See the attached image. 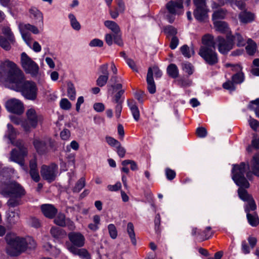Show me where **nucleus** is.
Returning <instances> with one entry per match:
<instances>
[{"label": "nucleus", "mask_w": 259, "mask_h": 259, "mask_svg": "<svg viewBox=\"0 0 259 259\" xmlns=\"http://www.w3.org/2000/svg\"><path fill=\"white\" fill-rule=\"evenodd\" d=\"M246 171L245 174H246V177L249 180H251V177H252V174L254 175L257 177H259V153H257L255 154L253 157L251 161V168L252 171H248L247 170L249 169V164H246Z\"/></svg>", "instance_id": "nucleus-15"}, {"label": "nucleus", "mask_w": 259, "mask_h": 259, "mask_svg": "<svg viewBox=\"0 0 259 259\" xmlns=\"http://www.w3.org/2000/svg\"><path fill=\"white\" fill-rule=\"evenodd\" d=\"M25 251L27 249L32 250L36 248V244L34 239L31 237L24 238Z\"/></svg>", "instance_id": "nucleus-28"}, {"label": "nucleus", "mask_w": 259, "mask_h": 259, "mask_svg": "<svg viewBox=\"0 0 259 259\" xmlns=\"http://www.w3.org/2000/svg\"><path fill=\"white\" fill-rule=\"evenodd\" d=\"M85 180L83 177L81 178L75 184V186L73 188V192L78 193L85 186Z\"/></svg>", "instance_id": "nucleus-40"}, {"label": "nucleus", "mask_w": 259, "mask_h": 259, "mask_svg": "<svg viewBox=\"0 0 259 259\" xmlns=\"http://www.w3.org/2000/svg\"><path fill=\"white\" fill-rule=\"evenodd\" d=\"M104 25L113 33V34L107 33L105 35V40L107 45L110 46L114 41L119 46H122L123 42L121 38V33L119 25L114 21L110 20L105 21Z\"/></svg>", "instance_id": "nucleus-5"}, {"label": "nucleus", "mask_w": 259, "mask_h": 259, "mask_svg": "<svg viewBox=\"0 0 259 259\" xmlns=\"http://www.w3.org/2000/svg\"><path fill=\"white\" fill-rule=\"evenodd\" d=\"M230 37L232 39V41L237 42V46L238 47L243 46L245 45V41L243 37L239 33H235L234 35L230 34Z\"/></svg>", "instance_id": "nucleus-33"}, {"label": "nucleus", "mask_w": 259, "mask_h": 259, "mask_svg": "<svg viewBox=\"0 0 259 259\" xmlns=\"http://www.w3.org/2000/svg\"><path fill=\"white\" fill-rule=\"evenodd\" d=\"M40 174L44 180L51 183L57 177L58 166L55 163H52L50 165H43L41 167Z\"/></svg>", "instance_id": "nucleus-10"}, {"label": "nucleus", "mask_w": 259, "mask_h": 259, "mask_svg": "<svg viewBox=\"0 0 259 259\" xmlns=\"http://www.w3.org/2000/svg\"><path fill=\"white\" fill-rule=\"evenodd\" d=\"M68 17L70 19L71 25L72 27V28L76 30H80L81 28L80 25L76 20L75 16L72 14H70Z\"/></svg>", "instance_id": "nucleus-41"}, {"label": "nucleus", "mask_w": 259, "mask_h": 259, "mask_svg": "<svg viewBox=\"0 0 259 259\" xmlns=\"http://www.w3.org/2000/svg\"><path fill=\"white\" fill-rule=\"evenodd\" d=\"M50 233L52 236L56 239L61 238L64 235V232L63 230L56 227H52L50 230Z\"/></svg>", "instance_id": "nucleus-32"}, {"label": "nucleus", "mask_w": 259, "mask_h": 259, "mask_svg": "<svg viewBox=\"0 0 259 259\" xmlns=\"http://www.w3.org/2000/svg\"><path fill=\"white\" fill-rule=\"evenodd\" d=\"M10 44H12L7 39H6L4 36H0V46L6 51H9L11 49Z\"/></svg>", "instance_id": "nucleus-45"}, {"label": "nucleus", "mask_w": 259, "mask_h": 259, "mask_svg": "<svg viewBox=\"0 0 259 259\" xmlns=\"http://www.w3.org/2000/svg\"><path fill=\"white\" fill-rule=\"evenodd\" d=\"M146 81L147 89L150 94H154L156 92V85L153 77V71L151 67H149L147 74Z\"/></svg>", "instance_id": "nucleus-19"}, {"label": "nucleus", "mask_w": 259, "mask_h": 259, "mask_svg": "<svg viewBox=\"0 0 259 259\" xmlns=\"http://www.w3.org/2000/svg\"><path fill=\"white\" fill-rule=\"evenodd\" d=\"M29 174L32 179L35 182H38L40 180V177L38 169L30 170Z\"/></svg>", "instance_id": "nucleus-55"}, {"label": "nucleus", "mask_w": 259, "mask_h": 259, "mask_svg": "<svg viewBox=\"0 0 259 259\" xmlns=\"http://www.w3.org/2000/svg\"><path fill=\"white\" fill-rule=\"evenodd\" d=\"M60 106L62 109L69 110L71 107V104L68 99L64 98L60 101Z\"/></svg>", "instance_id": "nucleus-51"}, {"label": "nucleus", "mask_w": 259, "mask_h": 259, "mask_svg": "<svg viewBox=\"0 0 259 259\" xmlns=\"http://www.w3.org/2000/svg\"><path fill=\"white\" fill-rule=\"evenodd\" d=\"M164 31L167 34L172 36H176L177 33V30L171 25H167L164 28Z\"/></svg>", "instance_id": "nucleus-49"}, {"label": "nucleus", "mask_w": 259, "mask_h": 259, "mask_svg": "<svg viewBox=\"0 0 259 259\" xmlns=\"http://www.w3.org/2000/svg\"><path fill=\"white\" fill-rule=\"evenodd\" d=\"M2 32L3 34L7 37L10 42L13 44L15 42L14 36L9 27H4L2 28Z\"/></svg>", "instance_id": "nucleus-38"}, {"label": "nucleus", "mask_w": 259, "mask_h": 259, "mask_svg": "<svg viewBox=\"0 0 259 259\" xmlns=\"http://www.w3.org/2000/svg\"><path fill=\"white\" fill-rule=\"evenodd\" d=\"M14 146L17 147L19 149L18 152L22 153V155L27 156L28 154L27 148L25 143L20 140L16 141L12 143Z\"/></svg>", "instance_id": "nucleus-27"}, {"label": "nucleus", "mask_w": 259, "mask_h": 259, "mask_svg": "<svg viewBox=\"0 0 259 259\" xmlns=\"http://www.w3.org/2000/svg\"><path fill=\"white\" fill-rule=\"evenodd\" d=\"M68 238L71 242L66 243V247L68 249V246H74L76 247H83L85 244V237L79 232H72L68 235Z\"/></svg>", "instance_id": "nucleus-13"}, {"label": "nucleus", "mask_w": 259, "mask_h": 259, "mask_svg": "<svg viewBox=\"0 0 259 259\" xmlns=\"http://www.w3.org/2000/svg\"><path fill=\"white\" fill-rule=\"evenodd\" d=\"M238 18L241 23L247 24L252 22L254 20L255 16L253 13L246 10L239 14Z\"/></svg>", "instance_id": "nucleus-20"}, {"label": "nucleus", "mask_w": 259, "mask_h": 259, "mask_svg": "<svg viewBox=\"0 0 259 259\" xmlns=\"http://www.w3.org/2000/svg\"><path fill=\"white\" fill-rule=\"evenodd\" d=\"M196 135L200 138H204L207 135V131L204 127H198L196 131Z\"/></svg>", "instance_id": "nucleus-59"}, {"label": "nucleus", "mask_w": 259, "mask_h": 259, "mask_svg": "<svg viewBox=\"0 0 259 259\" xmlns=\"http://www.w3.org/2000/svg\"><path fill=\"white\" fill-rule=\"evenodd\" d=\"M247 218L248 223L252 226L255 227L259 223V219L257 216L253 215L249 213H247Z\"/></svg>", "instance_id": "nucleus-42"}, {"label": "nucleus", "mask_w": 259, "mask_h": 259, "mask_svg": "<svg viewBox=\"0 0 259 259\" xmlns=\"http://www.w3.org/2000/svg\"><path fill=\"white\" fill-rule=\"evenodd\" d=\"M67 95L71 100H75L76 92L73 84L71 83L68 84Z\"/></svg>", "instance_id": "nucleus-43"}, {"label": "nucleus", "mask_w": 259, "mask_h": 259, "mask_svg": "<svg viewBox=\"0 0 259 259\" xmlns=\"http://www.w3.org/2000/svg\"><path fill=\"white\" fill-rule=\"evenodd\" d=\"M244 80V75L242 72H238L232 76V80L235 83H240Z\"/></svg>", "instance_id": "nucleus-48"}, {"label": "nucleus", "mask_w": 259, "mask_h": 259, "mask_svg": "<svg viewBox=\"0 0 259 259\" xmlns=\"http://www.w3.org/2000/svg\"><path fill=\"white\" fill-rule=\"evenodd\" d=\"M179 42V40L178 38L176 36H174L171 39L169 47L172 50L175 49L177 47Z\"/></svg>", "instance_id": "nucleus-62"}, {"label": "nucleus", "mask_w": 259, "mask_h": 259, "mask_svg": "<svg viewBox=\"0 0 259 259\" xmlns=\"http://www.w3.org/2000/svg\"><path fill=\"white\" fill-rule=\"evenodd\" d=\"M89 45L92 47H102L103 46V41L100 39L95 38L90 41Z\"/></svg>", "instance_id": "nucleus-57"}, {"label": "nucleus", "mask_w": 259, "mask_h": 259, "mask_svg": "<svg viewBox=\"0 0 259 259\" xmlns=\"http://www.w3.org/2000/svg\"><path fill=\"white\" fill-rule=\"evenodd\" d=\"M213 25L215 30L221 33L228 34L230 35V28L228 24L225 21H215L213 22Z\"/></svg>", "instance_id": "nucleus-22"}, {"label": "nucleus", "mask_w": 259, "mask_h": 259, "mask_svg": "<svg viewBox=\"0 0 259 259\" xmlns=\"http://www.w3.org/2000/svg\"><path fill=\"white\" fill-rule=\"evenodd\" d=\"M99 70L101 73V75H107L109 76V73L108 71V64H105L101 65L99 68Z\"/></svg>", "instance_id": "nucleus-56"}, {"label": "nucleus", "mask_w": 259, "mask_h": 259, "mask_svg": "<svg viewBox=\"0 0 259 259\" xmlns=\"http://www.w3.org/2000/svg\"><path fill=\"white\" fill-rule=\"evenodd\" d=\"M5 106L7 109L12 113L21 114L24 111L23 103L16 99H11L7 101Z\"/></svg>", "instance_id": "nucleus-14"}, {"label": "nucleus", "mask_w": 259, "mask_h": 259, "mask_svg": "<svg viewBox=\"0 0 259 259\" xmlns=\"http://www.w3.org/2000/svg\"><path fill=\"white\" fill-rule=\"evenodd\" d=\"M246 202L247 204L245 206V210L247 213H249L250 210L253 211L256 209V205L253 198Z\"/></svg>", "instance_id": "nucleus-46"}, {"label": "nucleus", "mask_w": 259, "mask_h": 259, "mask_svg": "<svg viewBox=\"0 0 259 259\" xmlns=\"http://www.w3.org/2000/svg\"><path fill=\"white\" fill-rule=\"evenodd\" d=\"M167 72L168 75L173 78L178 77L179 70L177 66L174 64H170L167 68Z\"/></svg>", "instance_id": "nucleus-29"}, {"label": "nucleus", "mask_w": 259, "mask_h": 259, "mask_svg": "<svg viewBox=\"0 0 259 259\" xmlns=\"http://www.w3.org/2000/svg\"><path fill=\"white\" fill-rule=\"evenodd\" d=\"M215 41L218 43L219 51L223 54H227L234 46V42L232 41L230 35L228 34L226 36V39L221 36H218Z\"/></svg>", "instance_id": "nucleus-12"}, {"label": "nucleus", "mask_w": 259, "mask_h": 259, "mask_svg": "<svg viewBox=\"0 0 259 259\" xmlns=\"http://www.w3.org/2000/svg\"><path fill=\"white\" fill-rule=\"evenodd\" d=\"M108 229L110 236L112 239H115L117 236V231L114 225L109 224L108 226Z\"/></svg>", "instance_id": "nucleus-50"}, {"label": "nucleus", "mask_w": 259, "mask_h": 259, "mask_svg": "<svg viewBox=\"0 0 259 259\" xmlns=\"http://www.w3.org/2000/svg\"><path fill=\"white\" fill-rule=\"evenodd\" d=\"M246 165L244 162H241L240 164H234L232 170V179L235 184L239 186L238 189L239 197L244 201H247L252 198L245 189L248 188L250 184L244 175L246 171Z\"/></svg>", "instance_id": "nucleus-2"}, {"label": "nucleus", "mask_w": 259, "mask_h": 259, "mask_svg": "<svg viewBox=\"0 0 259 259\" xmlns=\"http://www.w3.org/2000/svg\"><path fill=\"white\" fill-rule=\"evenodd\" d=\"M256 44L251 39L247 40V45L246 47V50L248 54L253 55L256 51Z\"/></svg>", "instance_id": "nucleus-31"}, {"label": "nucleus", "mask_w": 259, "mask_h": 259, "mask_svg": "<svg viewBox=\"0 0 259 259\" xmlns=\"http://www.w3.org/2000/svg\"><path fill=\"white\" fill-rule=\"evenodd\" d=\"M21 63L26 73L30 74L32 76L37 75L39 71L38 65L24 52L21 54Z\"/></svg>", "instance_id": "nucleus-7"}, {"label": "nucleus", "mask_w": 259, "mask_h": 259, "mask_svg": "<svg viewBox=\"0 0 259 259\" xmlns=\"http://www.w3.org/2000/svg\"><path fill=\"white\" fill-rule=\"evenodd\" d=\"M26 119L22 122V126L26 132H29L31 128H35L39 123L43 120L41 115L38 114L35 109L31 108L26 111Z\"/></svg>", "instance_id": "nucleus-6"}, {"label": "nucleus", "mask_w": 259, "mask_h": 259, "mask_svg": "<svg viewBox=\"0 0 259 259\" xmlns=\"http://www.w3.org/2000/svg\"><path fill=\"white\" fill-rule=\"evenodd\" d=\"M106 141L107 143L111 146L116 145L117 146L120 144V143L117 140L111 137H106Z\"/></svg>", "instance_id": "nucleus-64"}, {"label": "nucleus", "mask_w": 259, "mask_h": 259, "mask_svg": "<svg viewBox=\"0 0 259 259\" xmlns=\"http://www.w3.org/2000/svg\"><path fill=\"white\" fill-rule=\"evenodd\" d=\"M41 210L44 215L50 219H53L57 212V209L53 205L50 204L41 205Z\"/></svg>", "instance_id": "nucleus-17"}, {"label": "nucleus", "mask_w": 259, "mask_h": 259, "mask_svg": "<svg viewBox=\"0 0 259 259\" xmlns=\"http://www.w3.org/2000/svg\"><path fill=\"white\" fill-rule=\"evenodd\" d=\"M0 78L6 86L20 91L27 99L35 100L37 98V88L35 82L26 81L22 71L14 62L5 61L1 66Z\"/></svg>", "instance_id": "nucleus-1"}, {"label": "nucleus", "mask_w": 259, "mask_h": 259, "mask_svg": "<svg viewBox=\"0 0 259 259\" xmlns=\"http://www.w3.org/2000/svg\"><path fill=\"white\" fill-rule=\"evenodd\" d=\"M249 124L253 131L259 132V121L258 120L250 117Z\"/></svg>", "instance_id": "nucleus-52"}, {"label": "nucleus", "mask_w": 259, "mask_h": 259, "mask_svg": "<svg viewBox=\"0 0 259 259\" xmlns=\"http://www.w3.org/2000/svg\"><path fill=\"white\" fill-rule=\"evenodd\" d=\"M182 55L186 58H189L195 52L193 48H190L187 45H184L180 48Z\"/></svg>", "instance_id": "nucleus-30"}, {"label": "nucleus", "mask_w": 259, "mask_h": 259, "mask_svg": "<svg viewBox=\"0 0 259 259\" xmlns=\"http://www.w3.org/2000/svg\"><path fill=\"white\" fill-rule=\"evenodd\" d=\"M165 174L167 179L169 180H173L176 177L175 171L168 168L165 169Z\"/></svg>", "instance_id": "nucleus-60"}, {"label": "nucleus", "mask_w": 259, "mask_h": 259, "mask_svg": "<svg viewBox=\"0 0 259 259\" xmlns=\"http://www.w3.org/2000/svg\"><path fill=\"white\" fill-rule=\"evenodd\" d=\"M226 4H229V2H227V0H217L216 2H212V8H218L224 6Z\"/></svg>", "instance_id": "nucleus-61"}, {"label": "nucleus", "mask_w": 259, "mask_h": 259, "mask_svg": "<svg viewBox=\"0 0 259 259\" xmlns=\"http://www.w3.org/2000/svg\"><path fill=\"white\" fill-rule=\"evenodd\" d=\"M5 239L8 245L6 248V251L10 256H18L22 252L25 251L23 238L10 233L6 235Z\"/></svg>", "instance_id": "nucleus-4"}, {"label": "nucleus", "mask_w": 259, "mask_h": 259, "mask_svg": "<svg viewBox=\"0 0 259 259\" xmlns=\"http://www.w3.org/2000/svg\"><path fill=\"white\" fill-rule=\"evenodd\" d=\"M182 68L189 75L193 73L192 66L190 63H186L182 64Z\"/></svg>", "instance_id": "nucleus-58"}, {"label": "nucleus", "mask_w": 259, "mask_h": 259, "mask_svg": "<svg viewBox=\"0 0 259 259\" xmlns=\"http://www.w3.org/2000/svg\"><path fill=\"white\" fill-rule=\"evenodd\" d=\"M29 224L32 227L36 228H39L40 226V223L39 222V221L34 217H31L30 218Z\"/></svg>", "instance_id": "nucleus-63"}, {"label": "nucleus", "mask_w": 259, "mask_h": 259, "mask_svg": "<svg viewBox=\"0 0 259 259\" xmlns=\"http://www.w3.org/2000/svg\"><path fill=\"white\" fill-rule=\"evenodd\" d=\"M227 13L228 12L226 9L222 8L214 11L212 16L213 22L218 21L219 19H223L225 18Z\"/></svg>", "instance_id": "nucleus-26"}, {"label": "nucleus", "mask_w": 259, "mask_h": 259, "mask_svg": "<svg viewBox=\"0 0 259 259\" xmlns=\"http://www.w3.org/2000/svg\"><path fill=\"white\" fill-rule=\"evenodd\" d=\"M1 193L4 197L10 198L7 202L9 207H15L22 204L21 199L26 194L24 188L15 181L2 185Z\"/></svg>", "instance_id": "nucleus-3"}, {"label": "nucleus", "mask_w": 259, "mask_h": 259, "mask_svg": "<svg viewBox=\"0 0 259 259\" xmlns=\"http://www.w3.org/2000/svg\"><path fill=\"white\" fill-rule=\"evenodd\" d=\"M127 105L129 107L134 118L136 121H138L140 119V111L139 108L134 100H128Z\"/></svg>", "instance_id": "nucleus-25"}, {"label": "nucleus", "mask_w": 259, "mask_h": 259, "mask_svg": "<svg viewBox=\"0 0 259 259\" xmlns=\"http://www.w3.org/2000/svg\"><path fill=\"white\" fill-rule=\"evenodd\" d=\"M124 90H120L119 91L116 95L114 96L113 102H114L117 104H122L123 101L120 100L121 96L124 94Z\"/></svg>", "instance_id": "nucleus-54"}, {"label": "nucleus", "mask_w": 259, "mask_h": 259, "mask_svg": "<svg viewBox=\"0 0 259 259\" xmlns=\"http://www.w3.org/2000/svg\"><path fill=\"white\" fill-rule=\"evenodd\" d=\"M33 144L38 154H44L47 152V147L45 141H41L38 139H35L33 140Z\"/></svg>", "instance_id": "nucleus-23"}, {"label": "nucleus", "mask_w": 259, "mask_h": 259, "mask_svg": "<svg viewBox=\"0 0 259 259\" xmlns=\"http://www.w3.org/2000/svg\"><path fill=\"white\" fill-rule=\"evenodd\" d=\"M183 8L181 2H176L170 1L166 5V9L168 14L166 16V19L170 23H172L175 20L176 14H179V11Z\"/></svg>", "instance_id": "nucleus-11"}, {"label": "nucleus", "mask_w": 259, "mask_h": 259, "mask_svg": "<svg viewBox=\"0 0 259 259\" xmlns=\"http://www.w3.org/2000/svg\"><path fill=\"white\" fill-rule=\"evenodd\" d=\"M215 48H200L198 54L204 59L205 62L209 65L216 64L219 61Z\"/></svg>", "instance_id": "nucleus-9"}, {"label": "nucleus", "mask_w": 259, "mask_h": 259, "mask_svg": "<svg viewBox=\"0 0 259 259\" xmlns=\"http://www.w3.org/2000/svg\"><path fill=\"white\" fill-rule=\"evenodd\" d=\"M8 137L11 141V143H14L13 141L14 140L16 133L13 126L10 124H8Z\"/></svg>", "instance_id": "nucleus-47"}, {"label": "nucleus", "mask_w": 259, "mask_h": 259, "mask_svg": "<svg viewBox=\"0 0 259 259\" xmlns=\"http://www.w3.org/2000/svg\"><path fill=\"white\" fill-rule=\"evenodd\" d=\"M81 247L68 246L67 249L73 254L78 255L83 259H90V255L88 250Z\"/></svg>", "instance_id": "nucleus-16"}, {"label": "nucleus", "mask_w": 259, "mask_h": 259, "mask_svg": "<svg viewBox=\"0 0 259 259\" xmlns=\"http://www.w3.org/2000/svg\"><path fill=\"white\" fill-rule=\"evenodd\" d=\"M248 107L250 110H253L256 117L259 118V98L251 101Z\"/></svg>", "instance_id": "nucleus-34"}, {"label": "nucleus", "mask_w": 259, "mask_h": 259, "mask_svg": "<svg viewBox=\"0 0 259 259\" xmlns=\"http://www.w3.org/2000/svg\"><path fill=\"white\" fill-rule=\"evenodd\" d=\"M26 156L19 152L16 149H14L11 152L10 159L22 166L24 165V157Z\"/></svg>", "instance_id": "nucleus-21"}, {"label": "nucleus", "mask_w": 259, "mask_h": 259, "mask_svg": "<svg viewBox=\"0 0 259 259\" xmlns=\"http://www.w3.org/2000/svg\"><path fill=\"white\" fill-rule=\"evenodd\" d=\"M234 83L232 81V80H228L223 83V87L224 89L229 90L230 92H232L235 90V87Z\"/></svg>", "instance_id": "nucleus-53"}, {"label": "nucleus", "mask_w": 259, "mask_h": 259, "mask_svg": "<svg viewBox=\"0 0 259 259\" xmlns=\"http://www.w3.org/2000/svg\"><path fill=\"white\" fill-rule=\"evenodd\" d=\"M127 232L131 239L133 245L136 244V239L135 238V233L134 232V227L132 223H128L127 225Z\"/></svg>", "instance_id": "nucleus-36"}, {"label": "nucleus", "mask_w": 259, "mask_h": 259, "mask_svg": "<svg viewBox=\"0 0 259 259\" xmlns=\"http://www.w3.org/2000/svg\"><path fill=\"white\" fill-rule=\"evenodd\" d=\"M20 219V210L18 209H10L7 213V221L9 225L13 226L16 225Z\"/></svg>", "instance_id": "nucleus-18"}, {"label": "nucleus", "mask_w": 259, "mask_h": 259, "mask_svg": "<svg viewBox=\"0 0 259 259\" xmlns=\"http://www.w3.org/2000/svg\"><path fill=\"white\" fill-rule=\"evenodd\" d=\"M206 1V0H193L195 6L193 15L195 18L199 22L205 21L208 17V9Z\"/></svg>", "instance_id": "nucleus-8"}, {"label": "nucleus", "mask_w": 259, "mask_h": 259, "mask_svg": "<svg viewBox=\"0 0 259 259\" xmlns=\"http://www.w3.org/2000/svg\"><path fill=\"white\" fill-rule=\"evenodd\" d=\"M29 13L30 14V17L32 18H34L39 21H42V15L37 8L35 7L31 8L29 9Z\"/></svg>", "instance_id": "nucleus-37"}, {"label": "nucleus", "mask_w": 259, "mask_h": 259, "mask_svg": "<svg viewBox=\"0 0 259 259\" xmlns=\"http://www.w3.org/2000/svg\"><path fill=\"white\" fill-rule=\"evenodd\" d=\"M109 79L107 75H99L96 80V84L98 87H103L106 85Z\"/></svg>", "instance_id": "nucleus-44"}, {"label": "nucleus", "mask_w": 259, "mask_h": 259, "mask_svg": "<svg viewBox=\"0 0 259 259\" xmlns=\"http://www.w3.org/2000/svg\"><path fill=\"white\" fill-rule=\"evenodd\" d=\"M227 2H229V4L232 8L236 6L242 11L246 10V5L242 0H227Z\"/></svg>", "instance_id": "nucleus-35"}, {"label": "nucleus", "mask_w": 259, "mask_h": 259, "mask_svg": "<svg viewBox=\"0 0 259 259\" xmlns=\"http://www.w3.org/2000/svg\"><path fill=\"white\" fill-rule=\"evenodd\" d=\"M54 223L58 226L64 227L66 225L65 215L63 213H59L54 220Z\"/></svg>", "instance_id": "nucleus-39"}, {"label": "nucleus", "mask_w": 259, "mask_h": 259, "mask_svg": "<svg viewBox=\"0 0 259 259\" xmlns=\"http://www.w3.org/2000/svg\"><path fill=\"white\" fill-rule=\"evenodd\" d=\"M203 46L200 48H215V42L214 41L213 37L210 34H205L202 38Z\"/></svg>", "instance_id": "nucleus-24"}]
</instances>
